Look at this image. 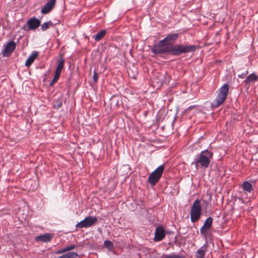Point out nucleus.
I'll use <instances>...</instances> for the list:
<instances>
[{
	"label": "nucleus",
	"instance_id": "39448f33",
	"mask_svg": "<svg viewBox=\"0 0 258 258\" xmlns=\"http://www.w3.org/2000/svg\"><path fill=\"white\" fill-rule=\"evenodd\" d=\"M164 169V165H161L149 176L148 181L152 185H155L160 180L163 173Z\"/></svg>",
	"mask_w": 258,
	"mask_h": 258
},
{
	"label": "nucleus",
	"instance_id": "b1692460",
	"mask_svg": "<svg viewBox=\"0 0 258 258\" xmlns=\"http://www.w3.org/2000/svg\"><path fill=\"white\" fill-rule=\"evenodd\" d=\"M164 258H185V257L183 255L173 253L166 255Z\"/></svg>",
	"mask_w": 258,
	"mask_h": 258
},
{
	"label": "nucleus",
	"instance_id": "2eb2a0df",
	"mask_svg": "<svg viewBox=\"0 0 258 258\" xmlns=\"http://www.w3.org/2000/svg\"><path fill=\"white\" fill-rule=\"evenodd\" d=\"M206 249V244L201 246L197 251L196 254V258H204L205 255Z\"/></svg>",
	"mask_w": 258,
	"mask_h": 258
},
{
	"label": "nucleus",
	"instance_id": "bb28decb",
	"mask_svg": "<svg viewBox=\"0 0 258 258\" xmlns=\"http://www.w3.org/2000/svg\"><path fill=\"white\" fill-rule=\"evenodd\" d=\"M248 73V71L247 70L245 72L241 73L238 75L239 78H243L246 75H247Z\"/></svg>",
	"mask_w": 258,
	"mask_h": 258
},
{
	"label": "nucleus",
	"instance_id": "6ab92c4d",
	"mask_svg": "<svg viewBox=\"0 0 258 258\" xmlns=\"http://www.w3.org/2000/svg\"><path fill=\"white\" fill-rule=\"evenodd\" d=\"M106 33V31L105 30H102L101 31L98 32L93 37L94 38L95 41H98L103 38Z\"/></svg>",
	"mask_w": 258,
	"mask_h": 258
},
{
	"label": "nucleus",
	"instance_id": "393cba45",
	"mask_svg": "<svg viewBox=\"0 0 258 258\" xmlns=\"http://www.w3.org/2000/svg\"><path fill=\"white\" fill-rule=\"evenodd\" d=\"M93 81L95 83L97 82L98 80V77L97 72L95 70L93 72Z\"/></svg>",
	"mask_w": 258,
	"mask_h": 258
},
{
	"label": "nucleus",
	"instance_id": "a211bd4d",
	"mask_svg": "<svg viewBox=\"0 0 258 258\" xmlns=\"http://www.w3.org/2000/svg\"><path fill=\"white\" fill-rule=\"evenodd\" d=\"M241 186L243 190L248 192H250L253 189L252 185L248 181L243 182Z\"/></svg>",
	"mask_w": 258,
	"mask_h": 258
},
{
	"label": "nucleus",
	"instance_id": "cd10ccee",
	"mask_svg": "<svg viewBox=\"0 0 258 258\" xmlns=\"http://www.w3.org/2000/svg\"><path fill=\"white\" fill-rule=\"evenodd\" d=\"M66 251H67L66 250V248H65V247H64V248H62L61 249L57 250L55 253L56 254H60V253H62L63 252H65Z\"/></svg>",
	"mask_w": 258,
	"mask_h": 258
},
{
	"label": "nucleus",
	"instance_id": "0eeeda50",
	"mask_svg": "<svg viewBox=\"0 0 258 258\" xmlns=\"http://www.w3.org/2000/svg\"><path fill=\"white\" fill-rule=\"evenodd\" d=\"M213 223V219L209 217L206 219L203 226L200 228V233L203 237L207 239L210 230L211 228Z\"/></svg>",
	"mask_w": 258,
	"mask_h": 258
},
{
	"label": "nucleus",
	"instance_id": "423d86ee",
	"mask_svg": "<svg viewBox=\"0 0 258 258\" xmlns=\"http://www.w3.org/2000/svg\"><path fill=\"white\" fill-rule=\"evenodd\" d=\"M98 221L96 217L87 216L76 225L77 228H88L94 225Z\"/></svg>",
	"mask_w": 258,
	"mask_h": 258
},
{
	"label": "nucleus",
	"instance_id": "aec40b11",
	"mask_svg": "<svg viewBox=\"0 0 258 258\" xmlns=\"http://www.w3.org/2000/svg\"><path fill=\"white\" fill-rule=\"evenodd\" d=\"M53 25L52 22L51 21H49L43 23L41 26V30L42 31L47 30L49 27Z\"/></svg>",
	"mask_w": 258,
	"mask_h": 258
},
{
	"label": "nucleus",
	"instance_id": "dca6fc26",
	"mask_svg": "<svg viewBox=\"0 0 258 258\" xmlns=\"http://www.w3.org/2000/svg\"><path fill=\"white\" fill-rule=\"evenodd\" d=\"M57 258H80L78 253L76 252H70L62 255L58 256Z\"/></svg>",
	"mask_w": 258,
	"mask_h": 258
},
{
	"label": "nucleus",
	"instance_id": "f8f14e48",
	"mask_svg": "<svg viewBox=\"0 0 258 258\" xmlns=\"http://www.w3.org/2000/svg\"><path fill=\"white\" fill-rule=\"evenodd\" d=\"M52 236L49 233L40 235L35 237V239L37 241H42L44 242H48L50 241Z\"/></svg>",
	"mask_w": 258,
	"mask_h": 258
},
{
	"label": "nucleus",
	"instance_id": "6e6552de",
	"mask_svg": "<svg viewBox=\"0 0 258 258\" xmlns=\"http://www.w3.org/2000/svg\"><path fill=\"white\" fill-rule=\"evenodd\" d=\"M27 24L28 26V29H26V26L24 25L22 29L26 31L35 30L40 26L41 21L36 17H32L27 21Z\"/></svg>",
	"mask_w": 258,
	"mask_h": 258
},
{
	"label": "nucleus",
	"instance_id": "f3484780",
	"mask_svg": "<svg viewBox=\"0 0 258 258\" xmlns=\"http://www.w3.org/2000/svg\"><path fill=\"white\" fill-rule=\"evenodd\" d=\"M257 76L255 73H252L247 77L246 79L244 80V83L246 84H248L252 82L257 81Z\"/></svg>",
	"mask_w": 258,
	"mask_h": 258
},
{
	"label": "nucleus",
	"instance_id": "4468645a",
	"mask_svg": "<svg viewBox=\"0 0 258 258\" xmlns=\"http://www.w3.org/2000/svg\"><path fill=\"white\" fill-rule=\"evenodd\" d=\"M64 60L62 56H60L58 59V64L55 72L61 74V71L64 67Z\"/></svg>",
	"mask_w": 258,
	"mask_h": 258
},
{
	"label": "nucleus",
	"instance_id": "412c9836",
	"mask_svg": "<svg viewBox=\"0 0 258 258\" xmlns=\"http://www.w3.org/2000/svg\"><path fill=\"white\" fill-rule=\"evenodd\" d=\"M104 245L109 251H111L114 247L113 244L110 240H105L104 242Z\"/></svg>",
	"mask_w": 258,
	"mask_h": 258
},
{
	"label": "nucleus",
	"instance_id": "7ed1b4c3",
	"mask_svg": "<svg viewBox=\"0 0 258 258\" xmlns=\"http://www.w3.org/2000/svg\"><path fill=\"white\" fill-rule=\"evenodd\" d=\"M229 91V85L227 84L223 85L220 89L216 98L211 103V107L216 108L221 105L226 98Z\"/></svg>",
	"mask_w": 258,
	"mask_h": 258
},
{
	"label": "nucleus",
	"instance_id": "1a4fd4ad",
	"mask_svg": "<svg viewBox=\"0 0 258 258\" xmlns=\"http://www.w3.org/2000/svg\"><path fill=\"white\" fill-rule=\"evenodd\" d=\"M16 47V43L13 41H9L6 45H4L3 55L5 57H8L14 51Z\"/></svg>",
	"mask_w": 258,
	"mask_h": 258
},
{
	"label": "nucleus",
	"instance_id": "f03ea898",
	"mask_svg": "<svg viewBox=\"0 0 258 258\" xmlns=\"http://www.w3.org/2000/svg\"><path fill=\"white\" fill-rule=\"evenodd\" d=\"M213 153L208 150L202 151L200 154L196 155L191 164L195 165L198 169L199 166L205 169L207 168L210 163V159L212 158Z\"/></svg>",
	"mask_w": 258,
	"mask_h": 258
},
{
	"label": "nucleus",
	"instance_id": "a878e982",
	"mask_svg": "<svg viewBox=\"0 0 258 258\" xmlns=\"http://www.w3.org/2000/svg\"><path fill=\"white\" fill-rule=\"evenodd\" d=\"M76 247V245L75 244H71L68 246L64 247L67 251H70L75 249Z\"/></svg>",
	"mask_w": 258,
	"mask_h": 258
},
{
	"label": "nucleus",
	"instance_id": "9b49d317",
	"mask_svg": "<svg viewBox=\"0 0 258 258\" xmlns=\"http://www.w3.org/2000/svg\"><path fill=\"white\" fill-rule=\"evenodd\" d=\"M56 0H49L45 5V6L41 9V12L42 14H46L50 12L53 9Z\"/></svg>",
	"mask_w": 258,
	"mask_h": 258
},
{
	"label": "nucleus",
	"instance_id": "9d476101",
	"mask_svg": "<svg viewBox=\"0 0 258 258\" xmlns=\"http://www.w3.org/2000/svg\"><path fill=\"white\" fill-rule=\"evenodd\" d=\"M165 236V231L163 227L158 226L156 228L154 240L156 241L162 240Z\"/></svg>",
	"mask_w": 258,
	"mask_h": 258
},
{
	"label": "nucleus",
	"instance_id": "4be33fe9",
	"mask_svg": "<svg viewBox=\"0 0 258 258\" xmlns=\"http://www.w3.org/2000/svg\"><path fill=\"white\" fill-rule=\"evenodd\" d=\"M60 75V74L55 71V74L53 77V78L49 84L50 86H52L53 85L54 83L55 82H56L57 81V80L59 79Z\"/></svg>",
	"mask_w": 258,
	"mask_h": 258
},
{
	"label": "nucleus",
	"instance_id": "20e7f679",
	"mask_svg": "<svg viewBox=\"0 0 258 258\" xmlns=\"http://www.w3.org/2000/svg\"><path fill=\"white\" fill-rule=\"evenodd\" d=\"M201 206L198 199L196 200L191 208L190 220L191 222H197L200 218L201 215Z\"/></svg>",
	"mask_w": 258,
	"mask_h": 258
},
{
	"label": "nucleus",
	"instance_id": "ddd939ff",
	"mask_svg": "<svg viewBox=\"0 0 258 258\" xmlns=\"http://www.w3.org/2000/svg\"><path fill=\"white\" fill-rule=\"evenodd\" d=\"M38 55V52L36 51H33L28 58L27 59L25 66L27 67H29L32 63L34 61L35 59L36 58Z\"/></svg>",
	"mask_w": 258,
	"mask_h": 258
},
{
	"label": "nucleus",
	"instance_id": "f257e3e1",
	"mask_svg": "<svg viewBox=\"0 0 258 258\" xmlns=\"http://www.w3.org/2000/svg\"><path fill=\"white\" fill-rule=\"evenodd\" d=\"M178 37V34L172 33L168 35L158 43L154 44L151 51L155 54L168 53L173 56H179L182 53L192 52L196 50L194 45H173Z\"/></svg>",
	"mask_w": 258,
	"mask_h": 258
},
{
	"label": "nucleus",
	"instance_id": "5701e85b",
	"mask_svg": "<svg viewBox=\"0 0 258 258\" xmlns=\"http://www.w3.org/2000/svg\"><path fill=\"white\" fill-rule=\"evenodd\" d=\"M62 106V102L60 99L55 100L53 102V106L55 109H58Z\"/></svg>",
	"mask_w": 258,
	"mask_h": 258
}]
</instances>
